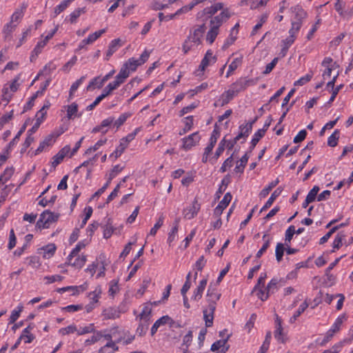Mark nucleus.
Segmentation results:
<instances>
[{
	"mask_svg": "<svg viewBox=\"0 0 353 353\" xmlns=\"http://www.w3.org/2000/svg\"><path fill=\"white\" fill-rule=\"evenodd\" d=\"M70 151V147L69 145H65L63 147L55 156L53 157L52 165L55 168L57 165H59L64 159V157L68 154Z\"/></svg>",
	"mask_w": 353,
	"mask_h": 353,
	"instance_id": "nucleus-17",
	"label": "nucleus"
},
{
	"mask_svg": "<svg viewBox=\"0 0 353 353\" xmlns=\"http://www.w3.org/2000/svg\"><path fill=\"white\" fill-rule=\"evenodd\" d=\"M27 8V4L23 3L21 4V7L19 8H17L11 16L10 22L17 23L16 24L19 22V21L22 19L24 13V10Z\"/></svg>",
	"mask_w": 353,
	"mask_h": 353,
	"instance_id": "nucleus-24",
	"label": "nucleus"
},
{
	"mask_svg": "<svg viewBox=\"0 0 353 353\" xmlns=\"http://www.w3.org/2000/svg\"><path fill=\"white\" fill-rule=\"evenodd\" d=\"M17 27V24H14L12 22H10L6 24L3 29V32L5 34L6 37H9L11 33Z\"/></svg>",
	"mask_w": 353,
	"mask_h": 353,
	"instance_id": "nucleus-56",
	"label": "nucleus"
},
{
	"mask_svg": "<svg viewBox=\"0 0 353 353\" xmlns=\"http://www.w3.org/2000/svg\"><path fill=\"white\" fill-rule=\"evenodd\" d=\"M230 337V334H228L225 339L216 341L211 346V350L214 353H226L230 346L228 341Z\"/></svg>",
	"mask_w": 353,
	"mask_h": 353,
	"instance_id": "nucleus-10",
	"label": "nucleus"
},
{
	"mask_svg": "<svg viewBox=\"0 0 353 353\" xmlns=\"http://www.w3.org/2000/svg\"><path fill=\"white\" fill-rule=\"evenodd\" d=\"M345 3L342 0H336L334 8L339 16L345 19L351 18L353 15V7L345 10Z\"/></svg>",
	"mask_w": 353,
	"mask_h": 353,
	"instance_id": "nucleus-9",
	"label": "nucleus"
},
{
	"mask_svg": "<svg viewBox=\"0 0 353 353\" xmlns=\"http://www.w3.org/2000/svg\"><path fill=\"white\" fill-rule=\"evenodd\" d=\"M152 304V303H146L144 305L141 313L140 314L141 319L145 321V322H147L149 320L150 316L151 315Z\"/></svg>",
	"mask_w": 353,
	"mask_h": 353,
	"instance_id": "nucleus-35",
	"label": "nucleus"
},
{
	"mask_svg": "<svg viewBox=\"0 0 353 353\" xmlns=\"http://www.w3.org/2000/svg\"><path fill=\"white\" fill-rule=\"evenodd\" d=\"M252 123H247L245 126L241 128V132L235 137L234 141L239 140L241 137H248L252 129Z\"/></svg>",
	"mask_w": 353,
	"mask_h": 353,
	"instance_id": "nucleus-42",
	"label": "nucleus"
},
{
	"mask_svg": "<svg viewBox=\"0 0 353 353\" xmlns=\"http://www.w3.org/2000/svg\"><path fill=\"white\" fill-rule=\"evenodd\" d=\"M255 83L256 81L253 79L241 77L232 83L230 88L233 91V93L236 95L239 92L245 90L248 86L253 85Z\"/></svg>",
	"mask_w": 353,
	"mask_h": 353,
	"instance_id": "nucleus-5",
	"label": "nucleus"
},
{
	"mask_svg": "<svg viewBox=\"0 0 353 353\" xmlns=\"http://www.w3.org/2000/svg\"><path fill=\"white\" fill-rule=\"evenodd\" d=\"M200 140L201 137L199 133L194 132L181 139L182 145L181 148L185 151H188L199 144Z\"/></svg>",
	"mask_w": 353,
	"mask_h": 353,
	"instance_id": "nucleus-7",
	"label": "nucleus"
},
{
	"mask_svg": "<svg viewBox=\"0 0 353 353\" xmlns=\"http://www.w3.org/2000/svg\"><path fill=\"white\" fill-rule=\"evenodd\" d=\"M19 80H20V74H18L14 77V79L12 80V81H11L10 83H8V86L10 88V90L12 92H15L18 90V88L20 85Z\"/></svg>",
	"mask_w": 353,
	"mask_h": 353,
	"instance_id": "nucleus-53",
	"label": "nucleus"
},
{
	"mask_svg": "<svg viewBox=\"0 0 353 353\" xmlns=\"http://www.w3.org/2000/svg\"><path fill=\"white\" fill-rule=\"evenodd\" d=\"M249 157L248 154H245L240 159L239 161L237 162V164L235 167L234 171L236 172H243V169L248 161Z\"/></svg>",
	"mask_w": 353,
	"mask_h": 353,
	"instance_id": "nucleus-36",
	"label": "nucleus"
},
{
	"mask_svg": "<svg viewBox=\"0 0 353 353\" xmlns=\"http://www.w3.org/2000/svg\"><path fill=\"white\" fill-rule=\"evenodd\" d=\"M58 219V215L48 210L44 211L40 216L37 224L43 228H48L49 225Z\"/></svg>",
	"mask_w": 353,
	"mask_h": 353,
	"instance_id": "nucleus-8",
	"label": "nucleus"
},
{
	"mask_svg": "<svg viewBox=\"0 0 353 353\" xmlns=\"http://www.w3.org/2000/svg\"><path fill=\"white\" fill-rule=\"evenodd\" d=\"M102 293V290L100 286H97L95 289L89 293L88 297L91 300V303H97L99 301V299Z\"/></svg>",
	"mask_w": 353,
	"mask_h": 353,
	"instance_id": "nucleus-33",
	"label": "nucleus"
},
{
	"mask_svg": "<svg viewBox=\"0 0 353 353\" xmlns=\"http://www.w3.org/2000/svg\"><path fill=\"white\" fill-rule=\"evenodd\" d=\"M235 96L233 91L229 88L225 91L219 97V99L214 103L215 106H223L228 103Z\"/></svg>",
	"mask_w": 353,
	"mask_h": 353,
	"instance_id": "nucleus-16",
	"label": "nucleus"
},
{
	"mask_svg": "<svg viewBox=\"0 0 353 353\" xmlns=\"http://www.w3.org/2000/svg\"><path fill=\"white\" fill-rule=\"evenodd\" d=\"M219 34V28L213 26H210V30L208 32L206 35V41L209 43H212L215 40L216 36Z\"/></svg>",
	"mask_w": 353,
	"mask_h": 353,
	"instance_id": "nucleus-37",
	"label": "nucleus"
},
{
	"mask_svg": "<svg viewBox=\"0 0 353 353\" xmlns=\"http://www.w3.org/2000/svg\"><path fill=\"white\" fill-rule=\"evenodd\" d=\"M108 265V263L105 260L99 259L92 262L85 270L92 276L97 272V278L103 277L105 276V268Z\"/></svg>",
	"mask_w": 353,
	"mask_h": 353,
	"instance_id": "nucleus-4",
	"label": "nucleus"
},
{
	"mask_svg": "<svg viewBox=\"0 0 353 353\" xmlns=\"http://www.w3.org/2000/svg\"><path fill=\"white\" fill-rule=\"evenodd\" d=\"M339 139V133L337 131H334L332 135L328 138L327 144L330 147H334L337 145Z\"/></svg>",
	"mask_w": 353,
	"mask_h": 353,
	"instance_id": "nucleus-61",
	"label": "nucleus"
},
{
	"mask_svg": "<svg viewBox=\"0 0 353 353\" xmlns=\"http://www.w3.org/2000/svg\"><path fill=\"white\" fill-rule=\"evenodd\" d=\"M207 282L208 281L206 279H203L201 281H200L198 286L194 290L193 293L192 299L194 300L199 301L201 299L203 292L206 287Z\"/></svg>",
	"mask_w": 353,
	"mask_h": 353,
	"instance_id": "nucleus-23",
	"label": "nucleus"
},
{
	"mask_svg": "<svg viewBox=\"0 0 353 353\" xmlns=\"http://www.w3.org/2000/svg\"><path fill=\"white\" fill-rule=\"evenodd\" d=\"M290 12L294 14V20L291 22L292 31L301 29L303 20L306 18L307 12L299 5L291 7Z\"/></svg>",
	"mask_w": 353,
	"mask_h": 353,
	"instance_id": "nucleus-3",
	"label": "nucleus"
},
{
	"mask_svg": "<svg viewBox=\"0 0 353 353\" xmlns=\"http://www.w3.org/2000/svg\"><path fill=\"white\" fill-rule=\"evenodd\" d=\"M13 111L6 113L0 117V127L3 126L6 123H8L12 118Z\"/></svg>",
	"mask_w": 353,
	"mask_h": 353,
	"instance_id": "nucleus-64",
	"label": "nucleus"
},
{
	"mask_svg": "<svg viewBox=\"0 0 353 353\" xmlns=\"http://www.w3.org/2000/svg\"><path fill=\"white\" fill-rule=\"evenodd\" d=\"M14 172V170L12 167L7 168L0 176V181H1V183L3 184L6 183L13 175Z\"/></svg>",
	"mask_w": 353,
	"mask_h": 353,
	"instance_id": "nucleus-39",
	"label": "nucleus"
},
{
	"mask_svg": "<svg viewBox=\"0 0 353 353\" xmlns=\"http://www.w3.org/2000/svg\"><path fill=\"white\" fill-rule=\"evenodd\" d=\"M86 261L87 256L83 254H74V256L72 257L71 254H70L68 257V265L77 269H81L84 265Z\"/></svg>",
	"mask_w": 353,
	"mask_h": 353,
	"instance_id": "nucleus-11",
	"label": "nucleus"
},
{
	"mask_svg": "<svg viewBox=\"0 0 353 353\" xmlns=\"http://www.w3.org/2000/svg\"><path fill=\"white\" fill-rule=\"evenodd\" d=\"M85 77H81L79 79L72 83L70 89L69 99H71L73 97L74 93L78 89L79 85L83 82Z\"/></svg>",
	"mask_w": 353,
	"mask_h": 353,
	"instance_id": "nucleus-47",
	"label": "nucleus"
},
{
	"mask_svg": "<svg viewBox=\"0 0 353 353\" xmlns=\"http://www.w3.org/2000/svg\"><path fill=\"white\" fill-rule=\"evenodd\" d=\"M67 112V117L68 119H72L73 117L77 116L78 111V105L76 103H72L69 105L64 106Z\"/></svg>",
	"mask_w": 353,
	"mask_h": 353,
	"instance_id": "nucleus-31",
	"label": "nucleus"
},
{
	"mask_svg": "<svg viewBox=\"0 0 353 353\" xmlns=\"http://www.w3.org/2000/svg\"><path fill=\"white\" fill-rule=\"evenodd\" d=\"M223 9H225L224 4L221 2H216L211 5L210 6L204 8L203 10V13L205 15L211 17L215 13H216L218 11H222Z\"/></svg>",
	"mask_w": 353,
	"mask_h": 353,
	"instance_id": "nucleus-19",
	"label": "nucleus"
},
{
	"mask_svg": "<svg viewBox=\"0 0 353 353\" xmlns=\"http://www.w3.org/2000/svg\"><path fill=\"white\" fill-rule=\"evenodd\" d=\"M77 326L74 324H72V325H68L66 327L60 329L59 333L61 335H67V334L77 332Z\"/></svg>",
	"mask_w": 353,
	"mask_h": 353,
	"instance_id": "nucleus-50",
	"label": "nucleus"
},
{
	"mask_svg": "<svg viewBox=\"0 0 353 353\" xmlns=\"http://www.w3.org/2000/svg\"><path fill=\"white\" fill-rule=\"evenodd\" d=\"M150 52L145 50L137 59L134 58L129 59L124 65L129 69L130 71H135L139 65H143L148 59L150 57Z\"/></svg>",
	"mask_w": 353,
	"mask_h": 353,
	"instance_id": "nucleus-6",
	"label": "nucleus"
},
{
	"mask_svg": "<svg viewBox=\"0 0 353 353\" xmlns=\"http://www.w3.org/2000/svg\"><path fill=\"white\" fill-rule=\"evenodd\" d=\"M208 306L203 311V318L206 327H211L213 323L214 313L216 306V302L221 297V294L210 285L207 293Z\"/></svg>",
	"mask_w": 353,
	"mask_h": 353,
	"instance_id": "nucleus-1",
	"label": "nucleus"
},
{
	"mask_svg": "<svg viewBox=\"0 0 353 353\" xmlns=\"http://www.w3.org/2000/svg\"><path fill=\"white\" fill-rule=\"evenodd\" d=\"M127 148L125 143H123L120 141L119 145L117 148V149L110 155V157H114V159H117L119 157L121 154L124 152V150Z\"/></svg>",
	"mask_w": 353,
	"mask_h": 353,
	"instance_id": "nucleus-46",
	"label": "nucleus"
},
{
	"mask_svg": "<svg viewBox=\"0 0 353 353\" xmlns=\"http://www.w3.org/2000/svg\"><path fill=\"white\" fill-rule=\"evenodd\" d=\"M101 315L105 320L114 319L119 317L120 312L116 307H109L103 310Z\"/></svg>",
	"mask_w": 353,
	"mask_h": 353,
	"instance_id": "nucleus-21",
	"label": "nucleus"
},
{
	"mask_svg": "<svg viewBox=\"0 0 353 353\" xmlns=\"http://www.w3.org/2000/svg\"><path fill=\"white\" fill-rule=\"evenodd\" d=\"M308 303L306 301L303 302L299 306L298 310L294 313V314L290 318V322L291 323H294L296 319L307 308Z\"/></svg>",
	"mask_w": 353,
	"mask_h": 353,
	"instance_id": "nucleus-38",
	"label": "nucleus"
},
{
	"mask_svg": "<svg viewBox=\"0 0 353 353\" xmlns=\"http://www.w3.org/2000/svg\"><path fill=\"white\" fill-rule=\"evenodd\" d=\"M94 332V325L91 323L84 327H77V334L78 335H83L85 334L91 333Z\"/></svg>",
	"mask_w": 353,
	"mask_h": 353,
	"instance_id": "nucleus-43",
	"label": "nucleus"
},
{
	"mask_svg": "<svg viewBox=\"0 0 353 353\" xmlns=\"http://www.w3.org/2000/svg\"><path fill=\"white\" fill-rule=\"evenodd\" d=\"M123 169L124 166H122L121 165H116L115 166H114L109 174L108 180H110V182H111L112 179H114Z\"/></svg>",
	"mask_w": 353,
	"mask_h": 353,
	"instance_id": "nucleus-52",
	"label": "nucleus"
},
{
	"mask_svg": "<svg viewBox=\"0 0 353 353\" xmlns=\"http://www.w3.org/2000/svg\"><path fill=\"white\" fill-rule=\"evenodd\" d=\"M298 32H299L298 30H294V31H292V28H290L289 30V37L282 41L283 48L281 51V54L282 55V57L285 56L288 48L294 42L296 37V34L298 33Z\"/></svg>",
	"mask_w": 353,
	"mask_h": 353,
	"instance_id": "nucleus-13",
	"label": "nucleus"
},
{
	"mask_svg": "<svg viewBox=\"0 0 353 353\" xmlns=\"http://www.w3.org/2000/svg\"><path fill=\"white\" fill-rule=\"evenodd\" d=\"M230 17V12L228 8L223 9L221 12L213 17L210 21V26L219 28L222 23Z\"/></svg>",
	"mask_w": 353,
	"mask_h": 353,
	"instance_id": "nucleus-12",
	"label": "nucleus"
},
{
	"mask_svg": "<svg viewBox=\"0 0 353 353\" xmlns=\"http://www.w3.org/2000/svg\"><path fill=\"white\" fill-rule=\"evenodd\" d=\"M274 337L280 342L285 343V339L284 337V334L283 333V328L281 325V322L278 323V326L276 328L275 332H274Z\"/></svg>",
	"mask_w": 353,
	"mask_h": 353,
	"instance_id": "nucleus-48",
	"label": "nucleus"
},
{
	"mask_svg": "<svg viewBox=\"0 0 353 353\" xmlns=\"http://www.w3.org/2000/svg\"><path fill=\"white\" fill-rule=\"evenodd\" d=\"M85 8H78L75 10H74L70 14V22L71 23H74L76 22L77 18H79L81 14L85 13Z\"/></svg>",
	"mask_w": 353,
	"mask_h": 353,
	"instance_id": "nucleus-45",
	"label": "nucleus"
},
{
	"mask_svg": "<svg viewBox=\"0 0 353 353\" xmlns=\"http://www.w3.org/2000/svg\"><path fill=\"white\" fill-rule=\"evenodd\" d=\"M270 125V121L265 123L263 128L262 129H259L254 135V137L252 140V148L255 147L256 143L259 142L260 139L263 137L268 130V127Z\"/></svg>",
	"mask_w": 353,
	"mask_h": 353,
	"instance_id": "nucleus-26",
	"label": "nucleus"
},
{
	"mask_svg": "<svg viewBox=\"0 0 353 353\" xmlns=\"http://www.w3.org/2000/svg\"><path fill=\"white\" fill-rule=\"evenodd\" d=\"M267 236L268 235L266 234H265L263 236V239L265 241V243H264L263 245L262 246V248L256 253V258H260L262 256V254L266 251V250L268 248V247L270 245V240L269 239H266Z\"/></svg>",
	"mask_w": 353,
	"mask_h": 353,
	"instance_id": "nucleus-54",
	"label": "nucleus"
},
{
	"mask_svg": "<svg viewBox=\"0 0 353 353\" xmlns=\"http://www.w3.org/2000/svg\"><path fill=\"white\" fill-rule=\"evenodd\" d=\"M50 103L48 102V104L44 105L37 113L36 114V121L41 123L45 119L47 110L49 108Z\"/></svg>",
	"mask_w": 353,
	"mask_h": 353,
	"instance_id": "nucleus-34",
	"label": "nucleus"
},
{
	"mask_svg": "<svg viewBox=\"0 0 353 353\" xmlns=\"http://www.w3.org/2000/svg\"><path fill=\"white\" fill-rule=\"evenodd\" d=\"M345 239V235L340 233L336 235L335 237L332 246L334 249H339L342 245V242L343 239Z\"/></svg>",
	"mask_w": 353,
	"mask_h": 353,
	"instance_id": "nucleus-59",
	"label": "nucleus"
},
{
	"mask_svg": "<svg viewBox=\"0 0 353 353\" xmlns=\"http://www.w3.org/2000/svg\"><path fill=\"white\" fill-rule=\"evenodd\" d=\"M48 41L44 39L39 41L36 45L35 48L32 52V54L30 56V61H32L36 57L41 53L42 49L46 46Z\"/></svg>",
	"mask_w": 353,
	"mask_h": 353,
	"instance_id": "nucleus-28",
	"label": "nucleus"
},
{
	"mask_svg": "<svg viewBox=\"0 0 353 353\" xmlns=\"http://www.w3.org/2000/svg\"><path fill=\"white\" fill-rule=\"evenodd\" d=\"M163 216H161L157 222L154 224V227L150 230V234L152 236H154L157 234V230L163 225Z\"/></svg>",
	"mask_w": 353,
	"mask_h": 353,
	"instance_id": "nucleus-60",
	"label": "nucleus"
},
{
	"mask_svg": "<svg viewBox=\"0 0 353 353\" xmlns=\"http://www.w3.org/2000/svg\"><path fill=\"white\" fill-rule=\"evenodd\" d=\"M256 296L259 299H260L261 301H264L268 299L269 296V292L267 290V288L265 290H263L262 288H259L256 291Z\"/></svg>",
	"mask_w": 353,
	"mask_h": 353,
	"instance_id": "nucleus-62",
	"label": "nucleus"
},
{
	"mask_svg": "<svg viewBox=\"0 0 353 353\" xmlns=\"http://www.w3.org/2000/svg\"><path fill=\"white\" fill-rule=\"evenodd\" d=\"M282 192V189L281 188H278L276 190H275L273 193L271 194L270 197L268 200V201L265 203L264 206L262 208L261 211H263L268 208H270L272 204L273 203L274 201L276 199V197H278L280 194Z\"/></svg>",
	"mask_w": 353,
	"mask_h": 353,
	"instance_id": "nucleus-30",
	"label": "nucleus"
},
{
	"mask_svg": "<svg viewBox=\"0 0 353 353\" xmlns=\"http://www.w3.org/2000/svg\"><path fill=\"white\" fill-rule=\"evenodd\" d=\"M12 97V92L10 90L8 84H6L2 90V102H4V105H6L10 101Z\"/></svg>",
	"mask_w": 353,
	"mask_h": 353,
	"instance_id": "nucleus-32",
	"label": "nucleus"
},
{
	"mask_svg": "<svg viewBox=\"0 0 353 353\" xmlns=\"http://www.w3.org/2000/svg\"><path fill=\"white\" fill-rule=\"evenodd\" d=\"M279 183V180L276 179V180L272 181L268 187L262 190L259 194V196L261 198H265L270 192Z\"/></svg>",
	"mask_w": 353,
	"mask_h": 353,
	"instance_id": "nucleus-40",
	"label": "nucleus"
},
{
	"mask_svg": "<svg viewBox=\"0 0 353 353\" xmlns=\"http://www.w3.org/2000/svg\"><path fill=\"white\" fill-rule=\"evenodd\" d=\"M232 196L230 193L228 192L225 194L223 199L220 201L219 205L216 207L214 210V215L216 217H219L222 214L224 209L227 208L230 202L231 201Z\"/></svg>",
	"mask_w": 353,
	"mask_h": 353,
	"instance_id": "nucleus-15",
	"label": "nucleus"
},
{
	"mask_svg": "<svg viewBox=\"0 0 353 353\" xmlns=\"http://www.w3.org/2000/svg\"><path fill=\"white\" fill-rule=\"evenodd\" d=\"M122 46L121 40L120 39H116L112 40L108 46V50L106 52V59L108 60L110 57L114 54L117 50Z\"/></svg>",
	"mask_w": 353,
	"mask_h": 353,
	"instance_id": "nucleus-25",
	"label": "nucleus"
},
{
	"mask_svg": "<svg viewBox=\"0 0 353 353\" xmlns=\"http://www.w3.org/2000/svg\"><path fill=\"white\" fill-rule=\"evenodd\" d=\"M285 248L283 243H279L276 247V258L278 262H280L282 259Z\"/></svg>",
	"mask_w": 353,
	"mask_h": 353,
	"instance_id": "nucleus-57",
	"label": "nucleus"
},
{
	"mask_svg": "<svg viewBox=\"0 0 353 353\" xmlns=\"http://www.w3.org/2000/svg\"><path fill=\"white\" fill-rule=\"evenodd\" d=\"M117 84V83L111 82L104 88L102 93L105 95V97L110 95L113 90L118 88Z\"/></svg>",
	"mask_w": 353,
	"mask_h": 353,
	"instance_id": "nucleus-63",
	"label": "nucleus"
},
{
	"mask_svg": "<svg viewBox=\"0 0 353 353\" xmlns=\"http://www.w3.org/2000/svg\"><path fill=\"white\" fill-rule=\"evenodd\" d=\"M346 320V316L345 314H342L339 316L334 323L333 325L330 328V330H333L334 332H337L339 331L341 325Z\"/></svg>",
	"mask_w": 353,
	"mask_h": 353,
	"instance_id": "nucleus-41",
	"label": "nucleus"
},
{
	"mask_svg": "<svg viewBox=\"0 0 353 353\" xmlns=\"http://www.w3.org/2000/svg\"><path fill=\"white\" fill-rule=\"evenodd\" d=\"M256 319V316L255 314H252L250 318V319L248 321V322L245 323L244 326V330L250 333L252 329L254 327L255 321Z\"/></svg>",
	"mask_w": 353,
	"mask_h": 353,
	"instance_id": "nucleus-51",
	"label": "nucleus"
},
{
	"mask_svg": "<svg viewBox=\"0 0 353 353\" xmlns=\"http://www.w3.org/2000/svg\"><path fill=\"white\" fill-rule=\"evenodd\" d=\"M23 309V307L22 305H20L17 307V309L15 310H13L12 312V314L10 316V323H14L17 319L19 318L20 313L22 312Z\"/></svg>",
	"mask_w": 353,
	"mask_h": 353,
	"instance_id": "nucleus-55",
	"label": "nucleus"
},
{
	"mask_svg": "<svg viewBox=\"0 0 353 353\" xmlns=\"http://www.w3.org/2000/svg\"><path fill=\"white\" fill-rule=\"evenodd\" d=\"M56 249V245L54 243H50L40 248L39 253L41 254L43 258L50 259L54 254Z\"/></svg>",
	"mask_w": 353,
	"mask_h": 353,
	"instance_id": "nucleus-20",
	"label": "nucleus"
},
{
	"mask_svg": "<svg viewBox=\"0 0 353 353\" xmlns=\"http://www.w3.org/2000/svg\"><path fill=\"white\" fill-rule=\"evenodd\" d=\"M110 332H111L112 336L117 339V343H119L124 340L127 335V332L124 330H122L118 326L112 327L110 330Z\"/></svg>",
	"mask_w": 353,
	"mask_h": 353,
	"instance_id": "nucleus-22",
	"label": "nucleus"
},
{
	"mask_svg": "<svg viewBox=\"0 0 353 353\" xmlns=\"http://www.w3.org/2000/svg\"><path fill=\"white\" fill-rule=\"evenodd\" d=\"M107 141L106 139L98 141L93 146L89 148L85 152V154H90L92 152L97 150L100 147L103 145Z\"/></svg>",
	"mask_w": 353,
	"mask_h": 353,
	"instance_id": "nucleus-49",
	"label": "nucleus"
},
{
	"mask_svg": "<svg viewBox=\"0 0 353 353\" xmlns=\"http://www.w3.org/2000/svg\"><path fill=\"white\" fill-rule=\"evenodd\" d=\"M199 210L200 204L196 199H194L192 205L183 210L184 218L189 220L193 219L198 214Z\"/></svg>",
	"mask_w": 353,
	"mask_h": 353,
	"instance_id": "nucleus-14",
	"label": "nucleus"
},
{
	"mask_svg": "<svg viewBox=\"0 0 353 353\" xmlns=\"http://www.w3.org/2000/svg\"><path fill=\"white\" fill-rule=\"evenodd\" d=\"M32 329V326L29 325L26 328H25L19 336L21 340L24 339L25 343H31L34 339V336L30 333V330Z\"/></svg>",
	"mask_w": 353,
	"mask_h": 353,
	"instance_id": "nucleus-29",
	"label": "nucleus"
},
{
	"mask_svg": "<svg viewBox=\"0 0 353 353\" xmlns=\"http://www.w3.org/2000/svg\"><path fill=\"white\" fill-rule=\"evenodd\" d=\"M312 73L307 74L305 76L300 78L299 80L294 82V85L295 86H301L305 84L307 82L310 81L312 77Z\"/></svg>",
	"mask_w": 353,
	"mask_h": 353,
	"instance_id": "nucleus-58",
	"label": "nucleus"
},
{
	"mask_svg": "<svg viewBox=\"0 0 353 353\" xmlns=\"http://www.w3.org/2000/svg\"><path fill=\"white\" fill-rule=\"evenodd\" d=\"M203 32L204 28L203 26H201L188 37L182 46V50L184 54H187L189 51L200 45L201 39L203 37Z\"/></svg>",
	"mask_w": 353,
	"mask_h": 353,
	"instance_id": "nucleus-2",
	"label": "nucleus"
},
{
	"mask_svg": "<svg viewBox=\"0 0 353 353\" xmlns=\"http://www.w3.org/2000/svg\"><path fill=\"white\" fill-rule=\"evenodd\" d=\"M243 56L240 55L239 57L235 58L228 66V70L225 77L228 78L233 72L236 70L242 63Z\"/></svg>",
	"mask_w": 353,
	"mask_h": 353,
	"instance_id": "nucleus-27",
	"label": "nucleus"
},
{
	"mask_svg": "<svg viewBox=\"0 0 353 353\" xmlns=\"http://www.w3.org/2000/svg\"><path fill=\"white\" fill-rule=\"evenodd\" d=\"M173 320L168 315L163 316L158 319L154 324L159 328L161 325L166 324H173Z\"/></svg>",
	"mask_w": 353,
	"mask_h": 353,
	"instance_id": "nucleus-44",
	"label": "nucleus"
},
{
	"mask_svg": "<svg viewBox=\"0 0 353 353\" xmlns=\"http://www.w3.org/2000/svg\"><path fill=\"white\" fill-rule=\"evenodd\" d=\"M216 61V57L213 55L212 52L210 50H208L201 62L199 69L201 71H204L205 68H207L209 65L215 63Z\"/></svg>",
	"mask_w": 353,
	"mask_h": 353,
	"instance_id": "nucleus-18",
	"label": "nucleus"
}]
</instances>
